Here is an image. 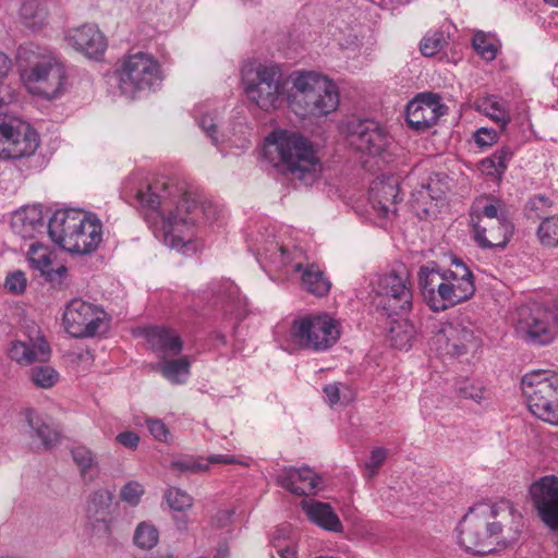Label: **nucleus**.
Returning a JSON list of instances; mask_svg holds the SVG:
<instances>
[{
	"mask_svg": "<svg viewBox=\"0 0 558 558\" xmlns=\"http://www.w3.org/2000/svg\"><path fill=\"white\" fill-rule=\"evenodd\" d=\"M447 44L445 33L441 31L428 32L420 43V50L425 57L437 54Z\"/></svg>",
	"mask_w": 558,
	"mask_h": 558,
	"instance_id": "46",
	"label": "nucleus"
},
{
	"mask_svg": "<svg viewBox=\"0 0 558 558\" xmlns=\"http://www.w3.org/2000/svg\"><path fill=\"white\" fill-rule=\"evenodd\" d=\"M339 337V324L328 314L299 317L292 322L290 328L292 343L304 350H328Z\"/></svg>",
	"mask_w": 558,
	"mask_h": 558,
	"instance_id": "10",
	"label": "nucleus"
},
{
	"mask_svg": "<svg viewBox=\"0 0 558 558\" xmlns=\"http://www.w3.org/2000/svg\"><path fill=\"white\" fill-rule=\"evenodd\" d=\"M374 292L375 306L387 316L403 315L412 308L413 294L407 276L395 271L381 275Z\"/></svg>",
	"mask_w": 558,
	"mask_h": 558,
	"instance_id": "14",
	"label": "nucleus"
},
{
	"mask_svg": "<svg viewBox=\"0 0 558 558\" xmlns=\"http://www.w3.org/2000/svg\"><path fill=\"white\" fill-rule=\"evenodd\" d=\"M472 238L483 250L504 248L513 232V223L504 201L482 196L470 209Z\"/></svg>",
	"mask_w": 558,
	"mask_h": 558,
	"instance_id": "3",
	"label": "nucleus"
},
{
	"mask_svg": "<svg viewBox=\"0 0 558 558\" xmlns=\"http://www.w3.org/2000/svg\"><path fill=\"white\" fill-rule=\"evenodd\" d=\"M20 16L26 27L37 31L47 22L48 12L39 1L29 0L22 4Z\"/></svg>",
	"mask_w": 558,
	"mask_h": 558,
	"instance_id": "36",
	"label": "nucleus"
},
{
	"mask_svg": "<svg viewBox=\"0 0 558 558\" xmlns=\"http://www.w3.org/2000/svg\"><path fill=\"white\" fill-rule=\"evenodd\" d=\"M514 331L530 344H549L558 336V315L538 304L523 305L517 310Z\"/></svg>",
	"mask_w": 558,
	"mask_h": 558,
	"instance_id": "11",
	"label": "nucleus"
},
{
	"mask_svg": "<svg viewBox=\"0 0 558 558\" xmlns=\"http://www.w3.org/2000/svg\"><path fill=\"white\" fill-rule=\"evenodd\" d=\"M474 50L485 60L492 61L496 58V47L489 41L483 32H477L472 39Z\"/></svg>",
	"mask_w": 558,
	"mask_h": 558,
	"instance_id": "50",
	"label": "nucleus"
},
{
	"mask_svg": "<svg viewBox=\"0 0 558 558\" xmlns=\"http://www.w3.org/2000/svg\"><path fill=\"white\" fill-rule=\"evenodd\" d=\"M265 154L276 155L282 172L291 180L311 185L319 175L322 163L313 144L303 135L276 130L267 137Z\"/></svg>",
	"mask_w": 558,
	"mask_h": 558,
	"instance_id": "2",
	"label": "nucleus"
},
{
	"mask_svg": "<svg viewBox=\"0 0 558 558\" xmlns=\"http://www.w3.org/2000/svg\"><path fill=\"white\" fill-rule=\"evenodd\" d=\"M302 510L311 522L330 532H341L342 523L329 504L315 499H303Z\"/></svg>",
	"mask_w": 558,
	"mask_h": 558,
	"instance_id": "29",
	"label": "nucleus"
},
{
	"mask_svg": "<svg viewBox=\"0 0 558 558\" xmlns=\"http://www.w3.org/2000/svg\"><path fill=\"white\" fill-rule=\"evenodd\" d=\"M166 500L174 511H184L193 505V498L180 488H169L166 493Z\"/></svg>",
	"mask_w": 558,
	"mask_h": 558,
	"instance_id": "49",
	"label": "nucleus"
},
{
	"mask_svg": "<svg viewBox=\"0 0 558 558\" xmlns=\"http://www.w3.org/2000/svg\"><path fill=\"white\" fill-rule=\"evenodd\" d=\"M9 356L22 366H28L37 362L43 363L50 357V347L46 339L37 332L34 338L12 342Z\"/></svg>",
	"mask_w": 558,
	"mask_h": 558,
	"instance_id": "26",
	"label": "nucleus"
},
{
	"mask_svg": "<svg viewBox=\"0 0 558 558\" xmlns=\"http://www.w3.org/2000/svg\"><path fill=\"white\" fill-rule=\"evenodd\" d=\"M478 109L505 130L511 120L508 102L495 95L480 100Z\"/></svg>",
	"mask_w": 558,
	"mask_h": 558,
	"instance_id": "34",
	"label": "nucleus"
},
{
	"mask_svg": "<svg viewBox=\"0 0 558 558\" xmlns=\"http://www.w3.org/2000/svg\"><path fill=\"white\" fill-rule=\"evenodd\" d=\"M11 69V61L10 59L0 51V78L5 76Z\"/></svg>",
	"mask_w": 558,
	"mask_h": 558,
	"instance_id": "64",
	"label": "nucleus"
},
{
	"mask_svg": "<svg viewBox=\"0 0 558 558\" xmlns=\"http://www.w3.org/2000/svg\"><path fill=\"white\" fill-rule=\"evenodd\" d=\"M116 440L128 449H135L138 446L140 437L136 433L126 430L118 434Z\"/></svg>",
	"mask_w": 558,
	"mask_h": 558,
	"instance_id": "59",
	"label": "nucleus"
},
{
	"mask_svg": "<svg viewBox=\"0 0 558 558\" xmlns=\"http://www.w3.org/2000/svg\"><path fill=\"white\" fill-rule=\"evenodd\" d=\"M143 494L144 487L142 484L135 481H131L122 487L120 496L122 501L128 502L131 506H136L140 502Z\"/></svg>",
	"mask_w": 558,
	"mask_h": 558,
	"instance_id": "52",
	"label": "nucleus"
},
{
	"mask_svg": "<svg viewBox=\"0 0 558 558\" xmlns=\"http://www.w3.org/2000/svg\"><path fill=\"white\" fill-rule=\"evenodd\" d=\"M133 539L138 548L148 550L157 545L159 533L153 524L142 522L136 526Z\"/></svg>",
	"mask_w": 558,
	"mask_h": 558,
	"instance_id": "44",
	"label": "nucleus"
},
{
	"mask_svg": "<svg viewBox=\"0 0 558 558\" xmlns=\"http://www.w3.org/2000/svg\"><path fill=\"white\" fill-rule=\"evenodd\" d=\"M25 417L32 430L31 437L37 438L45 449H50L59 442V432L34 410H26Z\"/></svg>",
	"mask_w": 558,
	"mask_h": 558,
	"instance_id": "32",
	"label": "nucleus"
},
{
	"mask_svg": "<svg viewBox=\"0 0 558 558\" xmlns=\"http://www.w3.org/2000/svg\"><path fill=\"white\" fill-rule=\"evenodd\" d=\"M11 227L21 238L33 239L36 233L43 232L45 227L41 208L31 206L16 211L12 217Z\"/></svg>",
	"mask_w": 558,
	"mask_h": 558,
	"instance_id": "31",
	"label": "nucleus"
},
{
	"mask_svg": "<svg viewBox=\"0 0 558 558\" xmlns=\"http://www.w3.org/2000/svg\"><path fill=\"white\" fill-rule=\"evenodd\" d=\"M196 119L199 128L206 133V135L210 138L211 143L214 145L219 144V135H218V123H217V116L203 112L202 108H198L196 110Z\"/></svg>",
	"mask_w": 558,
	"mask_h": 558,
	"instance_id": "48",
	"label": "nucleus"
},
{
	"mask_svg": "<svg viewBox=\"0 0 558 558\" xmlns=\"http://www.w3.org/2000/svg\"><path fill=\"white\" fill-rule=\"evenodd\" d=\"M113 73L118 88L130 98L151 90L162 80L159 62L150 53L142 51L129 53L119 59Z\"/></svg>",
	"mask_w": 558,
	"mask_h": 558,
	"instance_id": "5",
	"label": "nucleus"
},
{
	"mask_svg": "<svg viewBox=\"0 0 558 558\" xmlns=\"http://www.w3.org/2000/svg\"><path fill=\"white\" fill-rule=\"evenodd\" d=\"M497 510V515L505 514V519H509L508 523L496 522L498 531L496 533V546L506 547L514 543L523 529V517L514 509L513 505L509 500H502L494 506H490Z\"/></svg>",
	"mask_w": 558,
	"mask_h": 558,
	"instance_id": "28",
	"label": "nucleus"
},
{
	"mask_svg": "<svg viewBox=\"0 0 558 558\" xmlns=\"http://www.w3.org/2000/svg\"><path fill=\"white\" fill-rule=\"evenodd\" d=\"M387 450L381 447L374 448L371 451L368 460L365 462V477L372 478L377 474V470L385 462Z\"/></svg>",
	"mask_w": 558,
	"mask_h": 558,
	"instance_id": "51",
	"label": "nucleus"
},
{
	"mask_svg": "<svg viewBox=\"0 0 558 558\" xmlns=\"http://www.w3.org/2000/svg\"><path fill=\"white\" fill-rule=\"evenodd\" d=\"M324 393L329 405H335L339 402H350L353 398L350 388L341 383L326 385Z\"/></svg>",
	"mask_w": 558,
	"mask_h": 558,
	"instance_id": "47",
	"label": "nucleus"
},
{
	"mask_svg": "<svg viewBox=\"0 0 558 558\" xmlns=\"http://www.w3.org/2000/svg\"><path fill=\"white\" fill-rule=\"evenodd\" d=\"M170 469L180 474L182 473H203L208 470V464L205 462V458L202 457H185L174 460L170 463Z\"/></svg>",
	"mask_w": 558,
	"mask_h": 558,
	"instance_id": "45",
	"label": "nucleus"
},
{
	"mask_svg": "<svg viewBox=\"0 0 558 558\" xmlns=\"http://www.w3.org/2000/svg\"><path fill=\"white\" fill-rule=\"evenodd\" d=\"M513 153L509 147H501L500 149H497L490 157L499 167V171H506L508 167V161L511 159Z\"/></svg>",
	"mask_w": 558,
	"mask_h": 558,
	"instance_id": "57",
	"label": "nucleus"
},
{
	"mask_svg": "<svg viewBox=\"0 0 558 558\" xmlns=\"http://www.w3.org/2000/svg\"><path fill=\"white\" fill-rule=\"evenodd\" d=\"M243 81L247 97L262 110H275L282 104L284 82L278 65L259 63L243 72Z\"/></svg>",
	"mask_w": 558,
	"mask_h": 558,
	"instance_id": "9",
	"label": "nucleus"
},
{
	"mask_svg": "<svg viewBox=\"0 0 558 558\" xmlns=\"http://www.w3.org/2000/svg\"><path fill=\"white\" fill-rule=\"evenodd\" d=\"M536 235L544 246H558V215L544 218L536 230Z\"/></svg>",
	"mask_w": 558,
	"mask_h": 558,
	"instance_id": "41",
	"label": "nucleus"
},
{
	"mask_svg": "<svg viewBox=\"0 0 558 558\" xmlns=\"http://www.w3.org/2000/svg\"><path fill=\"white\" fill-rule=\"evenodd\" d=\"M553 202L544 195H535L531 197L524 208L525 216L530 220H543L549 217L551 213Z\"/></svg>",
	"mask_w": 558,
	"mask_h": 558,
	"instance_id": "43",
	"label": "nucleus"
},
{
	"mask_svg": "<svg viewBox=\"0 0 558 558\" xmlns=\"http://www.w3.org/2000/svg\"><path fill=\"white\" fill-rule=\"evenodd\" d=\"M147 428L149 433L153 435V437L156 440L159 441H167L169 432L166 427V425L160 420H153L149 418L146 421Z\"/></svg>",
	"mask_w": 558,
	"mask_h": 558,
	"instance_id": "56",
	"label": "nucleus"
},
{
	"mask_svg": "<svg viewBox=\"0 0 558 558\" xmlns=\"http://www.w3.org/2000/svg\"><path fill=\"white\" fill-rule=\"evenodd\" d=\"M144 336L160 360L177 356L183 349L180 336L171 328L165 326L148 327L144 330Z\"/></svg>",
	"mask_w": 558,
	"mask_h": 558,
	"instance_id": "27",
	"label": "nucleus"
},
{
	"mask_svg": "<svg viewBox=\"0 0 558 558\" xmlns=\"http://www.w3.org/2000/svg\"><path fill=\"white\" fill-rule=\"evenodd\" d=\"M27 89L35 95L51 99L57 97L65 83L64 66L51 56L33 61L21 74Z\"/></svg>",
	"mask_w": 558,
	"mask_h": 558,
	"instance_id": "15",
	"label": "nucleus"
},
{
	"mask_svg": "<svg viewBox=\"0 0 558 558\" xmlns=\"http://www.w3.org/2000/svg\"><path fill=\"white\" fill-rule=\"evenodd\" d=\"M113 498V492L104 487L93 490L87 497L86 529L92 537L110 539Z\"/></svg>",
	"mask_w": 558,
	"mask_h": 558,
	"instance_id": "17",
	"label": "nucleus"
},
{
	"mask_svg": "<svg viewBox=\"0 0 558 558\" xmlns=\"http://www.w3.org/2000/svg\"><path fill=\"white\" fill-rule=\"evenodd\" d=\"M213 292L218 299L229 302L231 310L240 311L245 306V300L240 295L239 288L230 280L214 283Z\"/></svg>",
	"mask_w": 558,
	"mask_h": 558,
	"instance_id": "39",
	"label": "nucleus"
},
{
	"mask_svg": "<svg viewBox=\"0 0 558 558\" xmlns=\"http://www.w3.org/2000/svg\"><path fill=\"white\" fill-rule=\"evenodd\" d=\"M205 462L209 465V463H223V464H233L241 463L232 456L226 454H213L205 459Z\"/></svg>",
	"mask_w": 558,
	"mask_h": 558,
	"instance_id": "61",
	"label": "nucleus"
},
{
	"mask_svg": "<svg viewBox=\"0 0 558 558\" xmlns=\"http://www.w3.org/2000/svg\"><path fill=\"white\" fill-rule=\"evenodd\" d=\"M276 482L280 487L290 493L302 496L315 494L320 486L322 480L307 466L300 469L283 466L278 471Z\"/></svg>",
	"mask_w": 558,
	"mask_h": 558,
	"instance_id": "23",
	"label": "nucleus"
},
{
	"mask_svg": "<svg viewBox=\"0 0 558 558\" xmlns=\"http://www.w3.org/2000/svg\"><path fill=\"white\" fill-rule=\"evenodd\" d=\"M332 36H335L336 40L341 47H350L352 45H356L357 41V37L351 33L347 38H342L341 32L339 33V36L336 33H332Z\"/></svg>",
	"mask_w": 558,
	"mask_h": 558,
	"instance_id": "63",
	"label": "nucleus"
},
{
	"mask_svg": "<svg viewBox=\"0 0 558 558\" xmlns=\"http://www.w3.org/2000/svg\"><path fill=\"white\" fill-rule=\"evenodd\" d=\"M521 388L530 411L542 421L558 426V373L532 371L522 377Z\"/></svg>",
	"mask_w": 558,
	"mask_h": 558,
	"instance_id": "7",
	"label": "nucleus"
},
{
	"mask_svg": "<svg viewBox=\"0 0 558 558\" xmlns=\"http://www.w3.org/2000/svg\"><path fill=\"white\" fill-rule=\"evenodd\" d=\"M414 336V326L409 322L397 323L390 328L391 344L399 350L411 348Z\"/></svg>",
	"mask_w": 558,
	"mask_h": 558,
	"instance_id": "40",
	"label": "nucleus"
},
{
	"mask_svg": "<svg viewBox=\"0 0 558 558\" xmlns=\"http://www.w3.org/2000/svg\"><path fill=\"white\" fill-rule=\"evenodd\" d=\"M289 106L298 116L324 117L339 106L336 84L316 72L299 73L293 78Z\"/></svg>",
	"mask_w": 558,
	"mask_h": 558,
	"instance_id": "4",
	"label": "nucleus"
},
{
	"mask_svg": "<svg viewBox=\"0 0 558 558\" xmlns=\"http://www.w3.org/2000/svg\"><path fill=\"white\" fill-rule=\"evenodd\" d=\"M71 453L74 462L80 468L83 480L85 482H92L95 477L92 471L98 468V462L93 451L85 446H77L72 449Z\"/></svg>",
	"mask_w": 558,
	"mask_h": 558,
	"instance_id": "38",
	"label": "nucleus"
},
{
	"mask_svg": "<svg viewBox=\"0 0 558 558\" xmlns=\"http://www.w3.org/2000/svg\"><path fill=\"white\" fill-rule=\"evenodd\" d=\"M399 195L398 183L395 180L374 181L371 185L369 199L377 215L386 218L393 211Z\"/></svg>",
	"mask_w": 558,
	"mask_h": 558,
	"instance_id": "30",
	"label": "nucleus"
},
{
	"mask_svg": "<svg viewBox=\"0 0 558 558\" xmlns=\"http://www.w3.org/2000/svg\"><path fill=\"white\" fill-rule=\"evenodd\" d=\"M38 133L29 123L14 117H0V158L20 159L35 154Z\"/></svg>",
	"mask_w": 558,
	"mask_h": 558,
	"instance_id": "13",
	"label": "nucleus"
},
{
	"mask_svg": "<svg viewBox=\"0 0 558 558\" xmlns=\"http://www.w3.org/2000/svg\"><path fill=\"white\" fill-rule=\"evenodd\" d=\"M452 267L445 270L447 289H444L450 307L469 300L475 292L473 274L468 266L460 259H453Z\"/></svg>",
	"mask_w": 558,
	"mask_h": 558,
	"instance_id": "22",
	"label": "nucleus"
},
{
	"mask_svg": "<svg viewBox=\"0 0 558 558\" xmlns=\"http://www.w3.org/2000/svg\"><path fill=\"white\" fill-rule=\"evenodd\" d=\"M102 240V226L100 220L92 214L84 211L81 227L76 228L75 235L69 238L70 253L88 254L94 252Z\"/></svg>",
	"mask_w": 558,
	"mask_h": 558,
	"instance_id": "24",
	"label": "nucleus"
},
{
	"mask_svg": "<svg viewBox=\"0 0 558 558\" xmlns=\"http://www.w3.org/2000/svg\"><path fill=\"white\" fill-rule=\"evenodd\" d=\"M31 381L41 389H49L59 381V373L50 365H37L29 372Z\"/></svg>",
	"mask_w": 558,
	"mask_h": 558,
	"instance_id": "42",
	"label": "nucleus"
},
{
	"mask_svg": "<svg viewBox=\"0 0 558 558\" xmlns=\"http://www.w3.org/2000/svg\"><path fill=\"white\" fill-rule=\"evenodd\" d=\"M421 294L430 310L441 312L450 308L445 270L432 262L422 266L417 274Z\"/></svg>",
	"mask_w": 558,
	"mask_h": 558,
	"instance_id": "20",
	"label": "nucleus"
},
{
	"mask_svg": "<svg viewBox=\"0 0 558 558\" xmlns=\"http://www.w3.org/2000/svg\"><path fill=\"white\" fill-rule=\"evenodd\" d=\"M27 259L34 269L39 270L47 277V280L53 282L58 278H62L66 274L64 266L59 267L56 270L50 269L51 257L50 251L47 246L40 243H33L27 253Z\"/></svg>",
	"mask_w": 558,
	"mask_h": 558,
	"instance_id": "33",
	"label": "nucleus"
},
{
	"mask_svg": "<svg viewBox=\"0 0 558 558\" xmlns=\"http://www.w3.org/2000/svg\"><path fill=\"white\" fill-rule=\"evenodd\" d=\"M480 170L483 174L498 180L501 179L505 173L504 171H499V167H497L490 156L480 162Z\"/></svg>",
	"mask_w": 558,
	"mask_h": 558,
	"instance_id": "58",
	"label": "nucleus"
},
{
	"mask_svg": "<svg viewBox=\"0 0 558 558\" xmlns=\"http://www.w3.org/2000/svg\"><path fill=\"white\" fill-rule=\"evenodd\" d=\"M460 392L466 399L480 400L483 398V391L481 388L475 387L472 384H468L460 388Z\"/></svg>",
	"mask_w": 558,
	"mask_h": 558,
	"instance_id": "60",
	"label": "nucleus"
},
{
	"mask_svg": "<svg viewBox=\"0 0 558 558\" xmlns=\"http://www.w3.org/2000/svg\"><path fill=\"white\" fill-rule=\"evenodd\" d=\"M82 217H84L82 210H57L48 222V234L51 241L64 251H69V238L75 235L76 228L81 227Z\"/></svg>",
	"mask_w": 558,
	"mask_h": 558,
	"instance_id": "25",
	"label": "nucleus"
},
{
	"mask_svg": "<svg viewBox=\"0 0 558 558\" xmlns=\"http://www.w3.org/2000/svg\"><path fill=\"white\" fill-rule=\"evenodd\" d=\"M345 131L350 145L371 156H383L391 144L386 129L371 119H350Z\"/></svg>",
	"mask_w": 558,
	"mask_h": 558,
	"instance_id": "16",
	"label": "nucleus"
},
{
	"mask_svg": "<svg viewBox=\"0 0 558 558\" xmlns=\"http://www.w3.org/2000/svg\"><path fill=\"white\" fill-rule=\"evenodd\" d=\"M412 207L421 219H425L436 216L440 205L430 199L428 187H420L412 193Z\"/></svg>",
	"mask_w": 558,
	"mask_h": 558,
	"instance_id": "37",
	"label": "nucleus"
},
{
	"mask_svg": "<svg viewBox=\"0 0 558 558\" xmlns=\"http://www.w3.org/2000/svg\"><path fill=\"white\" fill-rule=\"evenodd\" d=\"M421 187H428L430 199L435 201L440 206L444 205L446 187L438 179V174H436V179L429 178V182L423 183Z\"/></svg>",
	"mask_w": 558,
	"mask_h": 558,
	"instance_id": "54",
	"label": "nucleus"
},
{
	"mask_svg": "<svg viewBox=\"0 0 558 558\" xmlns=\"http://www.w3.org/2000/svg\"><path fill=\"white\" fill-rule=\"evenodd\" d=\"M105 313L81 299L72 300L65 307L63 324L74 338L95 336L104 323Z\"/></svg>",
	"mask_w": 558,
	"mask_h": 558,
	"instance_id": "18",
	"label": "nucleus"
},
{
	"mask_svg": "<svg viewBox=\"0 0 558 558\" xmlns=\"http://www.w3.org/2000/svg\"><path fill=\"white\" fill-rule=\"evenodd\" d=\"M497 510L489 505L471 508L459 523V544L465 551L474 555H487L497 550L495 521Z\"/></svg>",
	"mask_w": 558,
	"mask_h": 558,
	"instance_id": "8",
	"label": "nucleus"
},
{
	"mask_svg": "<svg viewBox=\"0 0 558 558\" xmlns=\"http://www.w3.org/2000/svg\"><path fill=\"white\" fill-rule=\"evenodd\" d=\"M473 137L477 146L488 147L498 141V133L494 129L480 128Z\"/></svg>",
	"mask_w": 558,
	"mask_h": 558,
	"instance_id": "55",
	"label": "nucleus"
},
{
	"mask_svg": "<svg viewBox=\"0 0 558 558\" xmlns=\"http://www.w3.org/2000/svg\"><path fill=\"white\" fill-rule=\"evenodd\" d=\"M136 204L147 210L145 219H159L160 226L155 229L158 239L170 248L181 250L191 243L195 235V225L201 214L205 220L214 221L219 210L213 203L197 202L187 193H182L177 184L168 179H158L145 190L134 193Z\"/></svg>",
	"mask_w": 558,
	"mask_h": 558,
	"instance_id": "1",
	"label": "nucleus"
},
{
	"mask_svg": "<svg viewBox=\"0 0 558 558\" xmlns=\"http://www.w3.org/2000/svg\"><path fill=\"white\" fill-rule=\"evenodd\" d=\"M447 111L438 94L425 92L417 94L408 105L405 119L413 130H427L435 125Z\"/></svg>",
	"mask_w": 558,
	"mask_h": 558,
	"instance_id": "19",
	"label": "nucleus"
},
{
	"mask_svg": "<svg viewBox=\"0 0 558 558\" xmlns=\"http://www.w3.org/2000/svg\"><path fill=\"white\" fill-rule=\"evenodd\" d=\"M259 255L264 256L276 269L291 267L293 271L300 272L302 287L314 295L324 296L330 290V281L324 272L314 263L305 264L306 256L302 250L295 246L288 250L277 242H270L263 247Z\"/></svg>",
	"mask_w": 558,
	"mask_h": 558,
	"instance_id": "6",
	"label": "nucleus"
},
{
	"mask_svg": "<svg viewBox=\"0 0 558 558\" xmlns=\"http://www.w3.org/2000/svg\"><path fill=\"white\" fill-rule=\"evenodd\" d=\"M232 514V510H220L215 515L214 522L217 524V526L222 527L230 522Z\"/></svg>",
	"mask_w": 558,
	"mask_h": 558,
	"instance_id": "62",
	"label": "nucleus"
},
{
	"mask_svg": "<svg viewBox=\"0 0 558 558\" xmlns=\"http://www.w3.org/2000/svg\"><path fill=\"white\" fill-rule=\"evenodd\" d=\"M66 43L89 59H99L107 49V40L94 24H84L68 31Z\"/></svg>",
	"mask_w": 558,
	"mask_h": 558,
	"instance_id": "21",
	"label": "nucleus"
},
{
	"mask_svg": "<svg viewBox=\"0 0 558 558\" xmlns=\"http://www.w3.org/2000/svg\"><path fill=\"white\" fill-rule=\"evenodd\" d=\"M191 361L187 356L179 359H161L159 371L171 384L180 385L186 381L190 376Z\"/></svg>",
	"mask_w": 558,
	"mask_h": 558,
	"instance_id": "35",
	"label": "nucleus"
},
{
	"mask_svg": "<svg viewBox=\"0 0 558 558\" xmlns=\"http://www.w3.org/2000/svg\"><path fill=\"white\" fill-rule=\"evenodd\" d=\"M432 332L430 344L442 355L461 356L480 347V338L470 322L435 323Z\"/></svg>",
	"mask_w": 558,
	"mask_h": 558,
	"instance_id": "12",
	"label": "nucleus"
},
{
	"mask_svg": "<svg viewBox=\"0 0 558 558\" xmlns=\"http://www.w3.org/2000/svg\"><path fill=\"white\" fill-rule=\"evenodd\" d=\"M27 286V279L22 270H15L10 272L4 282L5 289L14 294H21L25 291Z\"/></svg>",
	"mask_w": 558,
	"mask_h": 558,
	"instance_id": "53",
	"label": "nucleus"
}]
</instances>
